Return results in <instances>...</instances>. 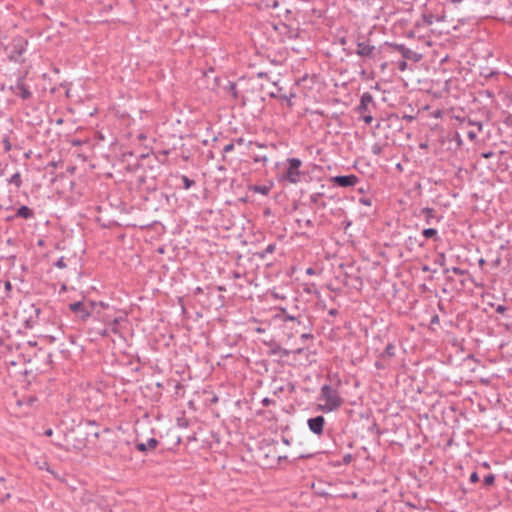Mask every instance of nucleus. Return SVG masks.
Listing matches in <instances>:
<instances>
[{"mask_svg":"<svg viewBox=\"0 0 512 512\" xmlns=\"http://www.w3.org/2000/svg\"><path fill=\"white\" fill-rule=\"evenodd\" d=\"M472 93L461 87L459 80L450 78V120H455L460 127L456 128L454 139L461 144V136L466 135L470 140L477 137V131L482 130L481 123H473L466 120L465 109L469 105Z\"/></svg>","mask_w":512,"mask_h":512,"instance_id":"obj_1","label":"nucleus"},{"mask_svg":"<svg viewBox=\"0 0 512 512\" xmlns=\"http://www.w3.org/2000/svg\"><path fill=\"white\" fill-rule=\"evenodd\" d=\"M472 359L473 354L466 348L464 338L454 337L450 340V364L460 365L462 361L466 362Z\"/></svg>","mask_w":512,"mask_h":512,"instance_id":"obj_2","label":"nucleus"},{"mask_svg":"<svg viewBox=\"0 0 512 512\" xmlns=\"http://www.w3.org/2000/svg\"><path fill=\"white\" fill-rule=\"evenodd\" d=\"M319 399L325 401L324 405L318 406L319 410L323 412H332L338 409L343 403V399L338 392L329 384L322 386Z\"/></svg>","mask_w":512,"mask_h":512,"instance_id":"obj_3","label":"nucleus"},{"mask_svg":"<svg viewBox=\"0 0 512 512\" xmlns=\"http://www.w3.org/2000/svg\"><path fill=\"white\" fill-rule=\"evenodd\" d=\"M448 138V133L444 129V127L435 124L431 127L430 131L427 134V140L434 148V152L436 154L444 153L447 149H445L446 139Z\"/></svg>","mask_w":512,"mask_h":512,"instance_id":"obj_4","label":"nucleus"},{"mask_svg":"<svg viewBox=\"0 0 512 512\" xmlns=\"http://www.w3.org/2000/svg\"><path fill=\"white\" fill-rule=\"evenodd\" d=\"M28 40L22 36H16L12 39L11 43L6 47L8 52V59L15 63H22V56L26 52Z\"/></svg>","mask_w":512,"mask_h":512,"instance_id":"obj_5","label":"nucleus"},{"mask_svg":"<svg viewBox=\"0 0 512 512\" xmlns=\"http://www.w3.org/2000/svg\"><path fill=\"white\" fill-rule=\"evenodd\" d=\"M287 167L283 172L282 179L292 184H297L301 181L303 172L300 171L302 161L299 158H287Z\"/></svg>","mask_w":512,"mask_h":512,"instance_id":"obj_6","label":"nucleus"},{"mask_svg":"<svg viewBox=\"0 0 512 512\" xmlns=\"http://www.w3.org/2000/svg\"><path fill=\"white\" fill-rule=\"evenodd\" d=\"M464 468L462 465H455L453 467L452 474L450 478H453V483L450 482V491L453 490L455 493L458 491L461 492V495H464L467 492V489L464 486Z\"/></svg>","mask_w":512,"mask_h":512,"instance_id":"obj_7","label":"nucleus"},{"mask_svg":"<svg viewBox=\"0 0 512 512\" xmlns=\"http://www.w3.org/2000/svg\"><path fill=\"white\" fill-rule=\"evenodd\" d=\"M329 182H331L336 187L348 188L354 187L359 182V178L355 174L336 175L331 176L329 178Z\"/></svg>","mask_w":512,"mask_h":512,"instance_id":"obj_8","label":"nucleus"},{"mask_svg":"<svg viewBox=\"0 0 512 512\" xmlns=\"http://www.w3.org/2000/svg\"><path fill=\"white\" fill-rule=\"evenodd\" d=\"M386 45H389L394 50L399 52L404 59L412 60L414 62H418L421 60L422 55L417 53L416 51L406 47L404 44H397V43H386Z\"/></svg>","mask_w":512,"mask_h":512,"instance_id":"obj_9","label":"nucleus"},{"mask_svg":"<svg viewBox=\"0 0 512 512\" xmlns=\"http://www.w3.org/2000/svg\"><path fill=\"white\" fill-rule=\"evenodd\" d=\"M69 309L82 321H87L91 316V309H89L88 305L83 301L70 303Z\"/></svg>","mask_w":512,"mask_h":512,"instance_id":"obj_10","label":"nucleus"},{"mask_svg":"<svg viewBox=\"0 0 512 512\" xmlns=\"http://www.w3.org/2000/svg\"><path fill=\"white\" fill-rule=\"evenodd\" d=\"M325 423V418L322 415H317L307 420V426L309 430L317 436L323 434Z\"/></svg>","mask_w":512,"mask_h":512,"instance_id":"obj_11","label":"nucleus"},{"mask_svg":"<svg viewBox=\"0 0 512 512\" xmlns=\"http://www.w3.org/2000/svg\"><path fill=\"white\" fill-rule=\"evenodd\" d=\"M10 90L23 100H28L32 97L29 86H27L22 78H19L15 85L10 87Z\"/></svg>","mask_w":512,"mask_h":512,"instance_id":"obj_12","label":"nucleus"},{"mask_svg":"<svg viewBox=\"0 0 512 512\" xmlns=\"http://www.w3.org/2000/svg\"><path fill=\"white\" fill-rule=\"evenodd\" d=\"M375 50L376 47L374 45H370L368 42L357 40V49L355 53L362 58H375Z\"/></svg>","mask_w":512,"mask_h":512,"instance_id":"obj_13","label":"nucleus"},{"mask_svg":"<svg viewBox=\"0 0 512 512\" xmlns=\"http://www.w3.org/2000/svg\"><path fill=\"white\" fill-rule=\"evenodd\" d=\"M468 180V171L466 169L459 168L453 178L450 179V184L455 187V189L462 190L465 182Z\"/></svg>","mask_w":512,"mask_h":512,"instance_id":"obj_14","label":"nucleus"},{"mask_svg":"<svg viewBox=\"0 0 512 512\" xmlns=\"http://www.w3.org/2000/svg\"><path fill=\"white\" fill-rule=\"evenodd\" d=\"M158 444L159 441L156 438L151 437L146 442H140L137 440L135 443V448L139 452L147 454L149 451L154 450L158 446Z\"/></svg>","mask_w":512,"mask_h":512,"instance_id":"obj_15","label":"nucleus"},{"mask_svg":"<svg viewBox=\"0 0 512 512\" xmlns=\"http://www.w3.org/2000/svg\"><path fill=\"white\" fill-rule=\"evenodd\" d=\"M373 103V96L371 93L369 92H364L362 95H361V98H360V103L358 104V106L356 107V112L358 114H364L366 112H370L369 111V105Z\"/></svg>","mask_w":512,"mask_h":512,"instance_id":"obj_16","label":"nucleus"},{"mask_svg":"<svg viewBox=\"0 0 512 512\" xmlns=\"http://www.w3.org/2000/svg\"><path fill=\"white\" fill-rule=\"evenodd\" d=\"M469 251L463 247H450V258H455L459 264L468 262Z\"/></svg>","mask_w":512,"mask_h":512,"instance_id":"obj_17","label":"nucleus"},{"mask_svg":"<svg viewBox=\"0 0 512 512\" xmlns=\"http://www.w3.org/2000/svg\"><path fill=\"white\" fill-rule=\"evenodd\" d=\"M14 217H18L25 220H31L35 217V213L33 209L26 205H21L19 208L16 209Z\"/></svg>","mask_w":512,"mask_h":512,"instance_id":"obj_18","label":"nucleus"},{"mask_svg":"<svg viewBox=\"0 0 512 512\" xmlns=\"http://www.w3.org/2000/svg\"><path fill=\"white\" fill-rule=\"evenodd\" d=\"M122 323H127L126 316L115 317L114 319L108 321V329H110V332L114 334H120Z\"/></svg>","mask_w":512,"mask_h":512,"instance_id":"obj_19","label":"nucleus"},{"mask_svg":"<svg viewBox=\"0 0 512 512\" xmlns=\"http://www.w3.org/2000/svg\"><path fill=\"white\" fill-rule=\"evenodd\" d=\"M30 309L32 310V313L25 320L26 328H33V326L37 323V320H38L39 315L41 313V309L39 307H37L36 305H34V304H32L30 306Z\"/></svg>","mask_w":512,"mask_h":512,"instance_id":"obj_20","label":"nucleus"},{"mask_svg":"<svg viewBox=\"0 0 512 512\" xmlns=\"http://www.w3.org/2000/svg\"><path fill=\"white\" fill-rule=\"evenodd\" d=\"M396 354V346L392 343H389L383 352L380 353V357L383 359V360H389L391 359L392 357H394Z\"/></svg>","mask_w":512,"mask_h":512,"instance_id":"obj_21","label":"nucleus"},{"mask_svg":"<svg viewBox=\"0 0 512 512\" xmlns=\"http://www.w3.org/2000/svg\"><path fill=\"white\" fill-rule=\"evenodd\" d=\"M223 90L230 93L234 100L239 98V92L237 90V85L235 82L227 80L226 85L223 86Z\"/></svg>","mask_w":512,"mask_h":512,"instance_id":"obj_22","label":"nucleus"},{"mask_svg":"<svg viewBox=\"0 0 512 512\" xmlns=\"http://www.w3.org/2000/svg\"><path fill=\"white\" fill-rule=\"evenodd\" d=\"M468 267H469L468 263L462 262L458 266L450 267V270H452L456 275L463 277L468 274Z\"/></svg>","mask_w":512,"mask_h":512,"instance_id":"obj_23","label":"nucleus"},{"mask_svg":"<svg viewBox=\"0 0 512 512\" xmlns=\"http://www.w3.org/2000/svg\"><path fill=\"white\" fill-rule=\"evenodd\" d=\"M324 196L323 192H317L310 195L309 199L312 204L319 205L321 208H326L325 202H320V198Z\"/></svg>","mask_w":512,"mask_h":512,"instance_id":"obj_24","label":"nucleus"},{"mask_svg":"<svg viewBox=\"0 0 512 512\" xmlns=\"http://www.w3.org/2000/svg\"><path fill=\"white\" fill-rule=\"evenodd\" d=\"M275 249H276V244L275 243H270L269 245H267V247L263 251L256 252L255 255L259 259H264L267 254L273 253L275 251Z\"/></svg>","mask_w":512,"mask_h":512,"instance_id":"obj_25","label":"nucleus"},{"mask_svg":"<svg viewBox=\"0 0 512 512\" xmlns=\"http://www.w3.org/2000/svg\"><path fill=\"white\" fill-rule=\"evenodd\" d=\"M251 189L255 193H259V194H262V195H268L269 192H270V187H268L266 185H253L251 187Z\"/></svg>","mask_w":512,"mask_h":512,"instance_id":"obj_26","label":"nucleus"},{"mask_svg":"<svg viewBox=\"0 0 512 512\" xmlns=\"http://www.w3.org/2000/svg\"><path fill=\"white\" fill-rule=\"evenodd\" d=\"M8 183L14 184L17 188H20L22 185L21 174L19 172L14 173L8 180Z\"/></svg>","mask_w":512,"mask_h":512,"instance_id":"obj_27","label":"nucleus"},{"mask_svg":"<svg viewBox=\"0 0 512 512\" xmlns=\"http://www.w3.org/2000/svg\"><path fill=\"white\" fill-rule=\"evenodd\" d=\"M180 179L183 183V189L189 190L191 187L195 185V181L193 179H190L186 175H180Z\"/></svg>","mask_w":512,"mask_h":512,"instance_id":"obj_28","label":"nucleus"},{"mask_svg":"<svg viewBox=\"0 0 512 512\" xmlns=\"http://www.w3.org/2000/svg\"><path fill=\"white\" fill-rule=\"evenodd\" d=\"M388 361L389 360H383L379 355L374 365L378 370H384L388 366Z\"/></svg>","mask_w":512,"mask_h":512,"instance_id":"obj_29","label":"nucleus"},{"mask_svg":"<svg viewBox=\"0 0 512 512\" xmlns=\"http://www.w3.org/2000/svg\"><path fill=\"white\" fill-rule=\"evenodd\" d=\"M295 322H297L298 325H302L304 328H309L311 325L310 320L308 318L302 317V316L296 317Z\"/></svg>","mask_w":512,"mask_h":512,"instance_id":"obj_30","label":"nucleus"},{"mask_svg":"<svg viewBox=\"0 0 512 512\" xmlns=\"http://www.w3.org/2000/svg\"><path fill=\"white\" fill-rule=\"evenodd\" d=\"M281 351V346L277 343H273L268 351L269 355H279Z\"/></svg>","mask_w":512,"mask_h":512,"instance_id":"obj_31","label":"nucleus"},{"mask_svg":"<svg viewBox=\"0 0 512 512\" xmlns=\"http://www.w3.org/2000/svg\"><path fill=\"white\" fill-rule=\"evenodd\" d=\"M446 262L445 253H438L434 259V263L444 266Z\"/></svg>","mask_w":512,"mask_h":512,"instance_id":"obj_32","label":"nucleus"},{"mask_svg":"<svg viewBox=\"0 0 512 512\" xmlns=\"http://www.w3.org/2000/svg\"><path fill=\"white\" fill-rule=\"evenodd\" d=\"M234 147H235V146H234V143H233V142H230V143L226 144V145L223 147V150H222V152H223L222 160H225V159H226L225 154H226V153H229V152H231V151H233V150H234Z\"/></svg>","mask_w":512,"mask_h":512,"instance_id":"obj_33","label":"nucleus"},{"mask_svg":"<svg viewBox=\"0 0 512 512\" xmlns=\"http://www.w3.org/2000/svg\"><path fill=\"white\" fill-rule=\"evenodd\" d=\"M422 234L426 238H432L437 234V230L434 228H426L423 230Z\"/></svg>","mask_w":512,"mask_h":512,"instance_id":"obj_34","label":"nucleus"},{"mask_svg":"<svg viewBox=\"0 0 512 512\" xmlns=\"http://www.w3.org/2000/svg\"><path fill=\"white\" fill-rule=\"evenodd\" d=\"M12 289H13L12 283L9 280H6L4 282V290L6 292L7 298H11Z\"/></svg>","mask_w":512,"mask_h":512,"instance_id":"obj_35","label":"nucleus"},{"mask_svg":"<svg viewBox=\"0 0 512 512\" xmlns=\"http://www.w3.org/2000/svg\"><path fill=\"white\" fill-rule=\"evenodd\" d=\"M494 481H495V476L493 474H488L484 477L483 484L485 486H490L494 483Z\"/></svg>","mask_w":512,"mask_h":512,"instance_id":"obj_36","label":"nucleus"},{"mask_svg":"<svg viewBox=\"0 0 512 512\" xmlns=\"http://www.w3.org/2000/svg\"><path fill=\"white\" fill-rule=\"evenodd\" d=\"M382 146L379 143H374L371 147V151L374 155H380L382 153Z\"/></svg>","mask_w":512,"mask_h":512,"instance_id":"obj_37","label":"nucleus"},{"mask_svg":"<svg viewBox=\"0 0 512 512\" xmlns=\"http://www.w3.org/2000/svg\"><path fill=\"white\" fill-rule=\"evenodd\" d=\"M54 266L59 269L66 268L67 265H66L64 257H60L56 262H54Z\"/></svg>","mask_w":512,"mask_h":512,"instance_id":"obj_38","label":"nucleus"},{"mask_svg":"<svg viewBox=\"0 0 512 512\" xmlns=\"http://www.w3.org/2000/svg\"><path fill=\"white\" fill-rule=\"evenodd\" d=\"M341 225H342V229L344 231V233H347L348 229L351 227L352 225V221L349 220V219H345L341 222Z\"/></svg>","mask_w":512,"mask_h":512,"instance_id":"obj_39","label":"nucleus"},{"mask_svg":"<svg viewBox=\"0 0 512 512\" xmlns=\"http://www.w3.org/2000/svg\"><path fill=\"white\" fill-rule=\"evenodd\" d=\"M295 320H296L295 316L288 314L286 312V310L283 309V321L284 322H288V321L295 322Z\"/></svg>","mask_w":512,"mask_h":512,"instance_id":"obj_40","label":"nucleus"},{"mask_svg":"<svg viewBox=\"0 0 512 512\" xmlns=\"http://www.w3.org/2000/svg\"><path fill=\"white\" fill-rule=\"evenodd\" d=\"M438 324H439V316L438 315L432 316L431 320H430L431 329L435 330V325H438Z\"/></svg>","mask_w":512,"mask_h":512,"instance_id":"obj_41","label":"nucleus"},{"mask_svg":"<svg viewBox=\"0 0 512 512\" xmlns=\"http://www.w3.org/2000/svg\"><path fill=\"white\" fill-rule=\"evenodd\" d=\"M359 202L365 206H371L372 205V199L370 197H361L359 199Z\"/></svg>","mask_w":512,"mask_h":512,"instance_id":"obj_42","label":"nucleus"},{"mask_svg":"<svg viewBox=\"0 0 512 512\" xmlns=\"http://www.w3.org/2000/svg\"><path fill=\"white\" fill-rule=\"evenodd\" d=\"M262 405L265 406V407H268L270 406L271 404H275V401L269 397H265L262 399L261 401Z\"/></svg>","mask_w":512,"mask_h":512,"instance_id":"obj_43","label":"nucleus"},{"mask_svg":"<svg viewBox=\"0 0 512 512\" xmlns=\"http://www.w3.org/2000/svg\"><path fill=\"white\" fill-rule=\"evenodd\" d=\"M267 160H268V158H267L265 155H263V156L257 155V156H255V157L253 158V161H254L255 163H260V162L265 163V162H267Z\"/></svg>","mask_w":512,"mask_h":512,"instance_id":"obj_44","label":"nucleus"},{"mask_svg":"<svg viewBox=\"0 0 512 512\" xmlns=\"http://www.w3.org/2000/svg\"><path fill=\"white\" fill-rule=\"evenodd\" d=\"M3 146H4V150H5L6 152H8V151H10V150H11L12 145H11V143H10V141H9V139H8V138H4V139H3Z\"/></svg>","mask_w":512,"mask_h":512,"instance_id":"obj_45","label":"nucleus"},{"mask_svg":"<svg viewBox=\"0 0 512 512\" xmlns=\"http://www.w3.org/2000/svg\"><path fill=\"white\" fill-rule=\"evenodd\" d=\"M85 434H86V436H87V437H89V436H93V437H94V438H96V439H97V438H99V435H100V434H99V431H97V430H93V429L86 431V433H85Z\"/></svg>","mask_w":512,"mask_h":512,"instance_id":"obj_46","label":"nucleus"},{"mask_svg":"<svg viewBox=\"0 0 512 512\" xmlns=\"http://www.w3.org/2000/svg\"><path fill=\"white\" fill-rule=\"evenodd\" d=\"M313 338H314V336H313V334H311V333H303V334H301V336H300V339H301L302 341L312 340Z\"/></svg>","mask_w":512,"mask_h":512,"instance_id":"obj_47","label":"nucleus"},{"mask_svg":"<svg viewBox=\"0 0 512 512\" xmlns=\"http://www.w3.org/2000/svg\"><path fill=\"white\" fill-rule=\"evenodd\" d=\"M444 18H445V16H444V15H442V16H434V15H430V16H429V20H428V22H429L430 24H433V19H436V21H437V22H439V21H442Z\"/></svg>","mask_w":512,"mask_h":512,"instance_id":"obj_48","label":"nucleus"},{"mask_svg":"<svg viewBox=\"0 0 512 512\" xmlns=\"http://www.w3.org/2000/svg\"><path fill=\"white\" fill-rule=\"evenodd\" d=\"M397 66L400 71H405L407 68V62L405 60H401L397 63Z\"/></svg>","mask_w":512,"mask_h":512,"instance_id":"obj_49","label":"nucleus"},{"mask_svg":"<svg viewBox=\"0 0 512 512\" xmlns=\"http://www.w3.org/2000/svg\"><path fill=\"white\" fill-rule=\"evenodd\" d=\"M469 480H470L471 483H476L479 480V477H478V474H477L476 471H473L470 474Z\"/></svg>","mask_w":512,"mask_h":512,"instance_id":"obj_50","label":"nucleus"},{"mask_svg":"<svg viewBox=\"0 0 512 512\" xmlns=\"http://www.w3.org/2000/svg\"><path fill=\"white\" fill-rule=\"evenodd\" d=\"M363 115V121L366 123V124H371L372 121H373V117L370 115V114H362Z\"/></svg>","mask_w":512,"mask_h":512,"instance_id":"obj_51","label":"nucleus"},{"mask_svg":"<svg viewBox=\"0 0 512 512\" xmlns=\"http://www.w3.org/2000/svg\"><path fill=\"white\" fill-rule=\"evenodd\" d=\"M0 259L12 260L16 259V254H4L0 256Z\"/></svg>","mask_w":512,"mask_h":512,"instance_id":"obj_52","label":"nucleus"},{"mask_svg":"<svg viewBox=\"0 0 512 512\" xmlns=\"http://www.w3.org/2000/svg\"><path fill=\"white\" fill-rule=\"evenodd\" d=\"M507 307L504 306V305H498L496 308H495V311L499 314H503L505 311H507Z\"/></svg>","mask_w":512,"mask_h":512,"instance_id":"obj_53","label":"nucleus"},{"mask_svg":"<svg viewBox=\"0 0 512 512\" xmlns=\"http://www.w3.org/2000/svg\"><path fill=\"white\" fill-rule=\"evenodd\" d=\"M351 461H352V455L351 454L344 455V457H343V463L344 464H349Z\"/></svg>","mask_w":512,"mask_h":512,"instance_id":"obj_54","label":"nucleus"},{"mask_svg":"<svg viewBox=\"0 0 512 512\" xmlns=\"http://www.w3.org/2000/svg\"><path fill=\"white\" fill-rule=\"evenodd\" d=\"M281 357H288L290 355V351L281 347V351H280V354H279Z\"/></svg>","mask_w":512,"mask_h":512,"instance_id":"obj_55","label":"nucleus"},{"mask_svg":"<svg viewBox=\"0 0 512 512\" xmlns=\"http://www.w3.org/2000/svg\"><path fill=\"white\" fill-rule=\"evenodd\" d=\"M339 314V311L336 309V308H331L329 311H328V315L329 316H332V317H335Z\"/></svg>","mask_w":512,"mask_h":512,"instance_id":"obj_56","label":"nucleus"},{"mask_svg":"<svg viewBox=\"0 0 512 512\" xmlns=\"http://www.w3.org/2000/svg\"><path fill=\"white\" fill-rule=\"evenodd\" d=\"M11 498V494L8 492L6 494H4L1 499H0V502L1 503H5L7 500H9Z\"/></svg>","mask_w":512,"mask_h":512,"instance_id":"obj_57","label":"nucleus"},{"mask_svg":"<svg viewBox=\"0 0 512 512\" xmlns=\"http://www.w3.org/2000/svg\"><path fill=\"white\" fill-rule=\"evenodd\" d=\"M85 303L88 305L89 309H91V313L93 312V310L97 306V303L94 302V301H89V302H85Z\"/></svg>","mask_w":512,"mask_h":512,"instance_id":"obj_58","label":"nucleus"},{"mask_svg":"<svg viewBox=\"0 0 512 512\" xmlns=\"http://www.w3.org/2000/svg\"><path fill=\"white\" fill-rule=\"evenodd\" d=\"M304 225L308 228H313L314 227V223L311 219H307L304 221Z\"/></svg>","mask_w":512,"mask_h":512,"instance_id":"obj_59","label":"nucleus"},{"mask_svg":"<svg viewBox=\"0 0 512 512\" xmlns=\"http://www.w3.org/2000/svg\"><path fill=\"white\" fill-rule=\"evenodd\" d=\"M438 307L440 309V311H442L443 313H446L445 311V303L443 302V300H440L439 303H438Z\"/></svg>","mask_w":512,"mask_h":512,"instance_id":"obj_60","label":"nucleus"},{"mask_svg":"<svg viewBox=\"0 0 512 512\" xmlns=\"http://www.w3.org/2000/svg\"><path fill=\"white\" fill-rule=\"evenodd\" d=\"M85 425H86L88 428H89V427L93 428V427H95V426H96V422H95V421H93V420H87V421L85 422Z\"/></svg>","mask_w":512,"mask_h":512,"instance_id":"obj_61","label":"nucleus"},{"mask_svg":"<svg viewBox=\"0 0 512 512\" xmlns=\"http://www.w3.org/2000/svg\"><path fill=\"white\" fill-rule=\"evenodd\" d=\"M440 63L444 64L448 61V53H445L443 56L440 57Z\"/></svg>","mask_w":512,"mask_h":512,"instance_id":"obj_62","label":"nucleus"},{"mask_svg":"<svg viewBox=\"0 0 512 512\" xmlns=\"http://www.w3.org/2000/svg\"><path fill=\"white\" fill-rule=\"evenodd\" d=\"M232 278L233 279H240V278H242V274L240 272H238V271H234L232 273Z\"/></svg>","mask_w":512,"mask_h":512,"instance_id":"obj_63","label":"nucleus"},{"mask_svg":"<svg viewBox=\"0 0 512 512\" xmlns=\"http://www.w3.org/2000/svg\"><path fill=\"white\" fill-rule=\"evenodd\" d=\"M257 77L260 79L268 78V73L267 72H258Z\"/></svg>","mask_w":512,"mask_h":512,"instance_id":"obj_64","label":"nucleus"}]
</instances>
